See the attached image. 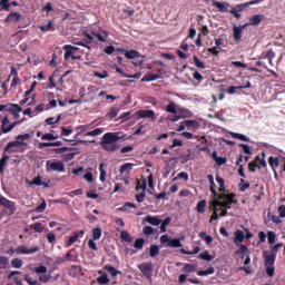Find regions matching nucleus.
Returning <instances> with one entry per match:
<instances>
[{
	"label": "nucleus",
	"instance_id": "obj_1",
	"mask_svg": "<svg viewBox=\"0 0 285 285\" xmlns=\"http://www.w3.org/2000/svg\"><path fill=\"white\" fill-rule=\"evenodd\" d=\"M235 197H237V195H235V193H230L219 194L218 199L214 198V200L210 203V208L213 210L210 222L219 219V206L220 208H230L232 204H237V199H235Z\"/></svg>",
	"mask_w": 285,
	"mask_h": 285
},
{
	"label": "nucleus",
	"instance_id": "obj_2",
	"mask_svg": "<svg viewBox=\"0 0 285 285\" xmlns=\"http://www.w3.org/2000/svg\"><path fill=\"white\" fill-rule=\"evenodd\" d=\"M119 134L117 132H107L102 136L100 146L102 150H106L107 153H116V150H119L121 148V145H119Z\"/></svg>",
	"mask_w": 285,
	"mask_h": 285
},
{
	"label": "nucleus",
	"instance_id": "obj_3",
	"mask_svg": "<svg viewBox=\"0 0 285 285\" xmlns=\"http://www.w3.org/2000/svg\"><path fill=\"white\" fill-rule=\"evenodd\" d=\"M263 257L265 259V267H266V273L268 277H274L275 276V259L277 255L275 254H268V252H263Z\"/></svg>",
	"mask_w": 285,
	"mask_h": 285
},
{
	"label": "nucleus",
	"instance_id": "obj_4",
	"mask_svg": "<svg viewBox=\"0 0 285 285\" xmlns=\"http://www.w3.org/2000/svg\"><path fill=\"white\" fill-rule=\"evenodd\" d=\"M0 112H10L13 119H19V112H23V108L17 104L0 105Z\"/></svg>",
	"mask_w": 285,
	"mask_h": 285
},
{
	"label": "nucleus",
	"instance_id": "obj_5",
	"mask_svg": "<svg viewBox=\"0 0 285 285\" xmlns=\"http://www.w3.org/2000/svg\"><path fill=\"white\" fill-rule=\"evenodd\" d=\"M22 121H13L10 124V118L8 116H4V118L1 121V132L3 135H8V132H12L17 126H19Z\"/></svg>",
	"mask_w": 285,
	"mask_h": 285
},
{
	"label": "nucleus",
	"instance_id": "obj_6",
	"mask_svg": "<svg viewBox=\"0 0 285 285\" xmlns=\"http://www.w3.org/2000/svg\"><path fill=\"white\" fill-rule=\"evenodd\" d=\"M46 171L47 173H66V166L63 165V161H52L47 160L46 163Z\"/></svg>",
	"mask_w": 285,
	"mask_h": 285
},
{
	"label": "nucleus",
	"instance_id": "obj_7",
	"mask_svg": "<svg viewBox=\"0 0 285 285\" xmlns=\"http://www.w3.org/2000/svg\"><path fill=\"white\" fill-rule=\"evenodd\" d=\"M160 244H167L169 248H181V238H170L168 235H163Z\"/></svg>",
	"mask_w": 285,
	"mask_h": 285
},
{
	"label": "nucleus",
	"instance_id": "obj_8",
	"mask_svg": "<svg viewBox=\"0 0 285 285\" xmlns=\"http://www.w3.org/2000/svg\"><path fill=\"white\" fill-rule=\"evenodd\" d=\"M63 50L66 51L65 52L66 60L70 59V57H71L72 61H77V60L81 59V56H75V52H77V50H79V48L72 47V45H66L63 47Z\"/></svg>",
	"mask_w": 285,
	"mask_h": 285
},
{
	"label": "nucleus",
	"instance_id": "obj_9",
	"mask_svg": "<svg viewBox=\"0 0 285 285\" xmlns=\"http://www.w3.org/2000/svg\"><path fill=\"white\" fill-rule=\"evenodd\" d=\"M41 248L39 246H33L28 249V247L21 245L16 248L17 255H35V253H39Z\"/></svg>",
	"mask_w": 285,
	"mask_h": 285
},
{
	"label": "nucleus",
	"instance_id": "obj_10",
	"mask_svg": "<svg viewBox=\"0 0 285 285\" xmlns=\"http://www.w3.org/2000/svg\"><path fill=\"white\" fill-rule=\"evenodd\" d=\"M138 268L147 279L153 277V263H142L138 265Z\"/></svg>",
	"mask_w": 285,
	"mask_h": 285
},
{
	"label": "nucleus",
	"instance_id": "obj_11",
	"mask_svg": "<svg viewBox=\"0 0 285 285\" xmlns=\"http://www.w3.org/2000/svg\"><path fill=\"white\" fill-rule=\"evenodd\" d=\"M248 28V24H242L239 27L234 26L233 27V32H234V41H242V35L244 32V29Z\"/></svg>",
	"mask_w": 285,
	"mask_h": 285
},
{
	"label": "nucleus",
	"instance_id": "obj_12",
	"mask_svg": "<svg viewBox=\"0 0 285 285\" xmlns=\"http://www.w3.org/2000/svg\"><path fill=\"white\" fill-rule=\"evenodd\" d=\"M0 206H4V208H8V210H11V213H14L17 210V208L14 207V202L1 195H0Z\"/></svg>",
	"mask_w": 285,
	"mask_h": 285
},
{
	"label": "nucleus",
	"instance_id": "obj_13",
	"mask_svg": "<svg viewBox=\"0 0 285 285\" xmlns=\"http://www.w3.org/2000/svg\"><path fill=\"white\" fill-rule=\"evenodd\" d=\"M136 115L139 117V119H155V110H146L141 109L136 111Z\"/></svg>",
	"mask_w": 285,
	"mask_h": 285
},
{
	"label": "nucleus",
	"instance_id": "obj_14",
	"mask_svg": "<svg viewBox=\"0 0 285 285\" xmlns=\"http://www.w3.org/2000/svg\"><path fill=\"white\" fill-rule=\"evenodd\" d=\"M20 19H21V13H19V12H11L4 19V23H18V21H20Z\"/></svg>",
	"mask_w": 285,
	"mask_h": 285
},
{
	"label": "nucleus",
	"instance_id": "obj_15",
	"mask_svg": "<svg viewBox=\"0 0 285 285\" xmlns=\"http://www.w3.org/2000/svg\"><path fill=\"white\" fill-rule=\"evenodd\" d=\"M216 181L218 184V191L220 195H226V180L219 176V174L216 175Z\"/></svg>",
	"mask_w": 285,
	"mask_h": 285
},
{
	"label": "nucleus",
	"instance_id": "obj_16",
	"mask_svg": "<svg viewBox=\"0 0 285 285\" xmlns=\"http://www.w3.org/2000/svg\"><path fill=\"white\" fill-rule=\"evenodd\" d=\"M213 6L217 8L218 12H228L230 4L228 2L213 1Z\"/></svg>",
	"mask_w": 285,
	"mask_h": 285
},
{
	"label": "nucleus",
	"instance_id": "obj_17",
	"mask_svg": "<svg viewBox=\"0 0 285 285\" xmlns=\"http://www.w3.org/2000/svg\"><path fill=\"white\" fill-rule=\"evenodd\" d=\"M264 21V14H254L249 18L248 26H259Z\"/></svg>",
	"mask_w": 285,
	"mask_h": 285
},
{
	"label": "nucleus",
	"instance_id": "obj_18",
	"mask_svg": "<svg viewBox=\"0 0 285 285\" xmlns=\"http://www.w3.org/2000/svg\"><path fill=\"white\" fill-rule=\"evenodd\" d=\"M9 159H10V156H8V154L3 153L2 157L0 159V175H3V171L6 170V167L8 166Z\"/></svg>",
	"mask_w": 285,
	"mask_h": 285
},
{
	"label": "nucleus",
	"instance_id": "obj_19",
	"mask_svg": "<svg viewBox=\"0 0 285 285\" xmlns=\"http://www.w3.org/2000/svg\"><path fill=\"white\" fill-rule=\"evenodd\" d=\"M19 146H28V144L23 142V141H18L16 139L14 141H10L7 144L4 151L8 153V150H10V148H19Z\"/></svg>",
	"mask_w": 285,
	"mask_h": 285
},
{
	"label": "nucleus",
	"instance_id": "obj_20",
	"mask_svg": "<svg viewBox=\"0 0 285 285\" xmlns=\"http://www.w3.org/2000/svg\"><path fill=\"white\" fill-rule=\"evenodd\" d=\"M145 222H147V224H150L151 226H160L161 224V219H159V217L157 216H146Z\"/></svg>",
	"mask_w": 285,
	"mask_h": 285
},
{
	"label": "nucleus",
	"instance_id": "obj_21",
	"mask_svg": "<svg viewBox=\"0 0 285 285\" xmlns=\"http://www.w3.org/2000/svg\"><path fill=\"white\" fill-rule=\"evenodd\" d=\"M262 59H268L269 66H273V59H275V51H273V49H269L267 52H263Z\"/></svg>",
	"mask_w": 285,
	"mask_h": 285
},
{
	"label": "nucleus",
	"instance_id": "obj_22",
	"mask_svg": "<svg viewBox=\"0 0 285 285\" xmlns=\"http://www.w3.org/2000/svg\"><path fill=\"white\" fill-rule=\"evenodd\" d=\"M91 35L94 37H96L98 39V41H101L102 43H106V39H108V31L104 30L102 35L97 32V31H92Z\"/></svg>",
	"mask_w": 285,
	"mask_h": 285
},
{
	"label": "nucleus",
	"instance_id": "obj_23",
	"mask_svg": "<svg viewBox=\"0 0 285 285\" xmlns=\"http://www.w3.org/2000/svg\"><path fill=\"white\" fill-rule=\"evenodd\" d=\"M157 79H161V75H159V73H147L141 78V81H157Z\"/></svg>",
	"mask_w": 285,
	"mask_h": 285
},
{
	"label": "nucleus",
	"instance_id": "obj_24",
	"mask_svg": "<svg viewBox=\"0 0 285 285\" xmlns=\"http://www.w3.org/2000/svg\"><path fill=\"white\" fill-rule=\"evenodd\" d=\"M104 271H107V273H110L111 277H117L118 275H121V272L117 271V268H115L111 265H105Z\"/></svg>",
	"mask_w": 285,
	"mask_h": 285
},
{
	"label": "nucleus",
	"instance_id": "obj_25",
	"mask_svg": "<svg viewBox=\"0 0 285 285\" xmlns=\"http://www.w3.org/2000/svg\"><path fill=\"white\" fill-rule=\"evenodd\" d=\"M266 155L263 153L262 157L261 156H256L254 161H256L257 166H259V168H266Z\"/></svg>",
	"mask_w": 285,
	"mask_h": 285
},
{
	"label": "nucleus",
	"instance_id": "obj_26",
	"mask_svg": "<svg viewBox=\"0 0 285 285\" xmlns=\"http://www.w3.org/2000/svg\"><path fill=\"white\" fill-rule=\"evenodd\" d=\"M235 255H243L242 259H244V255L246 257L250 255V252L248 250V247L246 245H240L239 249L235 252Z\"/></svg>",
	"mask_w": 285,
	"mask_h": 285
},
{
	"label": "nucleus",
	"instance_id": "obj_27",
	"mask_svg": "<svg viewBox=\"0 0 285 285\" xmlns=\"http://www.w3.org/2000/svg\"><path fill=\"white\" fill-rule=\"evenodd\" d=\"M215 274V267H208L207 269H205V271H198L197 272V275L199 276V277H206V276H208V275H214Z\"/></svg>",
	"mask_w": 285,
	"mask_h": 285
},
{
	"label": "nucleus",
	"instance_id": "obj_28",
	"mask_svg": "<svg viewBox=\"0 0 285 285\" xmlns=\"http://www.w3.org/2000/svg\"><path fill=\"white\" fill-rule=\"evenodd\" d=\"M198 257L199 259H204L205 262H213V259H215V256L210 255L208 250L200 253Z\"/></svg>",
	"mask_w": 285,
	"mask_h": 285
},
{
	"label": "nucleus",
	"instance_id": "obj_29",
	"mask_svg": "<svg viewBox=\"0 0 285 285\" xmlns=\"http://www.w3.org/2000/svg\"><path fill=\"white\" fill-rule=\"evenodd\" d=\"M206 199H203L200 202L197 203V206H196V210L197 213H199L200 215L206 213Z\"/></svg>",
	"mask_w": 285,
	"mask_h": 285
},
{
	"label": "nucleus",
	"instance_id": "obj_30",
	"mask_svg": "<svg viewBox=\"0 0 285 285\" xmlns=\"http://www.w3.org/2000/svg\"><path fill=\"white\" fill-rule=\"evenodd\" d=\"M119 115V109L112 107L109 112L106 114V119L112 120Z\"/></svg>",
	"mask_w": 285,
	"mask_h": 285
},
{
	"label": "nucleus",
	"instance_id": "obj_31",
	"mask_svg": "<svg viewBox=\"0 0 285 285\" xmlns=\"http://www.w3.org/2000/svg\"><path fill=\"white\" fill-rule=\"evenodd\" d=\"M268 164H269L271 168H273V170H275V168H279V158L271 156L268 158Z\"/></svg>",
	"mask_w": 285,
	"mask_h": 285
},
{
	"label": "nucleus",
	"instance_id": "obj_32",
	"mask_svg": "<svg viewBox=\"0 0 285 285\" xmlns=\"http://www.w3.org/2000/svg\"><path fill=\"white\" fill-rule=\"evenodd\" d=\"M72 253H75V249H70L67 252V254L65 256V262H77L78 257H77V255H73Z\"/></svg>",
	"mask_w": 285,
	"mask_h": 285
},
{
	"label": "nucleus",
	"instance_id": "obj_33",
	"mask_svg": "<svg viewBox=\"0 0 285 285\" xmlns=\"http://www.w3.org/2000/svg\"><path fill=\"white\" fill-rule=\"evenodd\" d=\"M139 55L140 53L137 50L125 51L126 59H137V58H139Z\"/></svg>",
	"mask_w": 285,
	"mask_h": 285
},
{
	"label": "nucleus",
	"instance_id": "obj_34",
	"mask_svg": "<svg viewBox=\"0 0 285 285\" xmlns=\"http://www.w3.org/2000/svg\"><path fill=\"white\" fill-rule=\"evenodd\" d=\"M238 188H239L240 193H246V190H248V188H250V184L246 183V180L244 178H242L240 183L238 184Z\"/></svg>",
	"mask_w": 285,
	"mask_h": 285
},
{
	"label": "nucleus",
	"instance_id": "obj_35",
	"mask_svg": "<svg viewBox=\"0 0 285 285\" xmlns=\"http://www.w3.org/2000/svg\"><path fill=\"white\" fill-rule=\"evenodd\" d=\"M245 239L244 233L242 230H236L235 232V244H242Z\"/></svg>",
	"mask_w": 285,
	"mask_h": 285
},
{
	"label": "nucleus",
	"instance_id": "obj_36",
	"mask_svg": "<svg viewBox=\"0 0 285 285\" xmlns=\"http://www.w3.org/2000/svg\"><path fill=\"white\" fill-rule=\"evenodd\" d=\"M102 132H104L102 128H97L85 134V137H99V135H101Z\"/></svg>",
	"mask_w": 285,
	"mask_h": 285
},
{
	"label": "nucleus",
	"instance_id": "obj_37",
	"mask_svg": "<svg viewBox=\"0 0 285 285\" xmlns=\"http://www.w3.org/2000/svg\"><path fill=\"white\" fill-rule=\"evenodd\" d=\"M120 239H122V242H127L128 244H131L132 242V237L126 230L120 232Z\"/></svg>",
	"mask_w": 285,
	"mask_h": 285
},
{
	"label": "nucleus",
	"instance_id": "obj_38",
	"mask_svg": "<svg viewBox=\"0 0 285 285\" xmlns=\"http://www.w3.org/2000/svg\"><path fill=\"white\" fill-rule=\"evenodd\" d=\"M194 63L196 66V68H199L200 70H206V63H204L202 60H199V57L194 56Z\"/></svg>",
	"mask_w": 285,
	"mask_h": 285
},
{
	"label": "nucleus",
	"instance_id": "obj_39",
	"mask_svg": "<svg viewBox=\"0 0 285 285\" xmlns=\"http://www.w3.org/2000/svg\"><path fill=\"white\" fill-rule=\"evenodd\" d=\"M134 166H135V165H134L132 163H126V164H124V165L120 167V169H119L120 175H124V173H126V171L132 170V167H134Z\"/></svg>",
	"mask_w": 285,
	"mask_h": 285
},
{
	"label": "nucleus",
	"instance_id": "obj_40",
	"mask_svg": "<svg viewBox=\"0 0 285 285\" xmlns=\"http://www.w3.org/2000/svg\"><path fill=\"white\" fill-rule=\"evenodd\" d=\"M230 135L233 139H239L240 141H250V138H248L244 134L232 132Z\"/></svg>",
	"mask_w": 285,
	"mask_h": 285
},
{
	"label": "nucleus",
	"instance_id": "obj_41",
	"mask_svg": "<svg viewBox=\"0 0 285 285\" xmlns=\"http://www.w3.org/2000/svg\"><path fill=\"white\" fill-rule=\"evenodd\" d=\"M52 28H55V23H52V21H49L48 24L39 26V29L41 30V32H50Z\"/></svg>",
	"mask_w": 285,
	"mask_h": 285
},
{
	"label": "nucleus",
	"instance_id": "obj_42",
	"mask_svg": "<svg viewBox=\"0 0 285 285\" xmlns=\"http://www.w3.org/2000/svg\"><path fill=\"white\" fill-rule=\"evenodd\" d=\"M146 199V184L142 185V193L136 195V200L141 204Z\"/></svg>",
	"mask_w": 285,
	"mask_h": 285
},
{
	"label": "nucleus",
	"instance_id": "obj_43",
	"mask_svg": "<svg viewBox=\"0 0 285 285\" xmlns=\"http://www.w3.org/2000/svg\"><path fill=\"white\" fill-rule=\"evenodd\" d=\"M98 284L107 285L110 284V278H108V274H102L97 278Z\"/></svg>",
	"mask_w": 285,
	"mask_h": 285
},
{
	"label": "nucleus",
	"instance_id": "obj_44",
	"mask_svg": "<svg viewBox=\"0 0 285 285\" xmlns=\"http://www.w3.org/2000/svg\"><path fill=\"white\" fill-rule=\"evenodd\" d=\"M185 127L190 130V128H199V122L197 120H185Z\"/></svg>",
	"mask_w": 285,
	"mask_h": 285
},
{
	"label": "nucleus",
	"instance_id": "obj_45",
	"mask_svg": "<svg viewBox=\"0 0 285 285\" xmlns=\"http://www.w3.org/2000/svg\"><path fill=\"white\" fill-rule=\"evenodd\" d=\"M92 239L95 242H98V239H101V228L100 227H96L92 229Z\"/></svg>",
	"mask_w": 285,
	"mask_h": 285
},
{
	"label": "nucleus",
	"instance_id": "obj_46",
	"mask_svg": "<svg viewBox=\"0 0 285 285\" xmlns=\"http://www.w3.org/2000/svg\"><path fill=\"white\" fill-rule=\"evenodd\" d=\"M167 112H170L171 115H177V105H175L174 101L169 102L166 107Z\"/></svg>",
	"mask_w": 285,
	"mask_h": 285
},
{
	"label": "nucleus",
	"instance_id": "obj_47",
	"mask_svg": "<svg viewBox=\"0 0 285 285\" xmlns=\"http://www.w3.org/2000/svg\"><path fill=\"white\" fill-rule=\"evenodd\" d=\"M144 244H146V240L144 238H137L134 243V248H137V250H141L144 248Z\"/></svg>",
	"mask_w": 285,
	"mask_h": 285
},
{
	"label": "nucleus",
	"instance_id": "obj_48",
	"mask_svg": "<svg viewBox=\"0 0 285 285\" xmlns=\"http://www.w3.org/2000/svg\"><path fill=\"white\" fill-rule=\"evenodd\" d=\"M56 139H59V136H55L52 134H45L41 136L42 141H55Z\"/></svg>",
	"mask_w": 285,
	"mask_h": 285
},
{
	"label": "nucleus",
	"instance_id": "obj_49",
	"mask_svg": "<svg viewBox=\"0 0 285 285\" xmlns=\"http://www.w3.org/2000/svg\"><path fill=\"white\" fill-rule=\"evenodd\" d=\"M209 190L215 199H219V194L217 193V185L215 183H209Z\"/></svg>",
	"mask_w": 285,
	"mask_h": 285
},
{
	"label": "nucleus",
	"instance_id": "obj_50",
	"mask_svg": "<svg viewBox=\"0 0 285 285\" xmlns=\"http://www.w3.org/2000/svg\"><path fill=\"white\" fill-rule=\"evenodd\" d=\"M35 273H37V275H46V273H48V267H46V265H40L38 267H36Z\"/></svg>",
	"mask_w": 285,
	"mask_h": 285
},
{
	"label": "nucleus",
	"instance_id": "obj_51",
	"mask_svg": "<svg viewBox=\"0 0 285 285\" xmlns=\"http://www.w3.org/2000/svg\"><path fill=\"white\" fill-rule=\"evenodd\" d=\"M170 222H173V219L170 217H167L164 220H161V223H160V232L161 233H166V226H168V224H170Z\"/></svg>",
	"mask_w": 285,
	"mask_h": 285
},
{
	"label": "nucleus",
	"instance_id": "obj_52",
	"mask_svg": "<svg viewBox=\"0 0 285 285\" xmlns=\"http://www.w3.org/2000/svg\"><path fill=\"white\" fill-rule=\"evenodd\" d=\"M11 266L12 268H21V266H23V261H21V258H13L11 261Z\"/></svg>",
	"mask_w": 285,
	"mask_h": 285
},
{
	"label": "nucleus",
	"instance_id": "obj_53",
	"mask_svg": "<svg viewBox=\"0 0 285 285\" xmlns=\"http://www.w3.org/2000/svg\"><path fill=\"white\" fill-rule=\"evenodd\" d=\"M196 268H197V266L186 263L183 267V271H184V273H193V272H195Z\"/></svg>",
	"mask_w": 285,
	"mask_h": 285
},
{
	"label": "nucleus",
	"instance_id": "obj_54",
	"mask_svg": "<svg viewBox=\"0 0 285 285\" xmlns=\"http://www.w3.org/2000/svg\"><path fill=\"white\" fill-rule=\"evenodd\" d=\"M94 77H97L98 79H108V71L102 70L101 72L95 71Z\"/></svg>",
	"mask_w": 285,
	"mask_h": 285
},
{
	"label": "nucleus",
	"instance_id": "obj_55",
	"mask_svg": "<svg viewBox=\"0 0 285 285\" xmlns=\"http://www.w3.org/2000/svg\"><path fill=\"white\" fill-rule=\"evenodd\" d=\"M150 257H155L156 255H159V246L151 245L149 249Z\"/></svg>",
	"mask_w": 285,
	"mask_h": 285
},
{
	"label": "nucleus",
	"instance_id": "obj_56",
	"mask_svg": "<svg viewBox=\"0 0 285 285\" xmlns=\"http://www.w3.org/2000/svg\"><path fill=\"white\" fill-rule=\"evenodd\" d=\"M142 233L144 235H146L147 237H150V235L155 234V229L151 226H145L142 228Z\"/></svg>",
	"mask_w": 285,
	"mask_h": 285
},
{
	"label": "nucleus",
	"instance_id": "obj_57",
	"mask_svg": "<svg viewBox=\"0 0 285 285\" xmlns=\"http://www.w3.org/2000/svg\"><path fill=\"white\" fill-rule=\"evenodd\" d=\"M79 239V234L73 233L72 236L69 237L67 246H72Z\"/></svg>",
	"mask_w": 285,
	"mask_h": 285
},
{
	"label": "nucleus",
	"instance_id": "obj_58",
	"mask_svg": "<svg viewBox=\"0 0 285 285\" xmlns=\"http://www.w3.org/2000/svg\"><path fill=\"white\" fill-rule=\"evenodd\" d=\"M0 6H2V10L10 12V0H0Z\"/></svg>",
	"mask_w": 285,
	"mask_h": 285
},
{
	"label": "nucleus",
	"instance_id": "obj_59",
	"mask_svg": "<svg viewBox=\"0 0 285 285\" xmlns=\"http://www.w3.org/2000/svg\"><path fill=\"white\" fill-rule=\"evenodd\" d=\"M51 278L52 276L50 274H43L39 276V282H42V284H46L50 282Z\"/></svg>",
	"mask_w": 285,
	"mask_h": 285
},
{
	"label": "nucleus",
	"instance_id": "obj_60",
	"mask_svg": "<svg viewBox=\"0 0 285 285\" xmlns=\"http://www.w3.org/2000/svg\"><path fill=\"white\" fill-rule=\"evenodd\" d=\"M46 110V105L45 104H39L38 106H36L33 112L36 115H39V112H43Z\"/></svg>",
	"mask_w": 285,
	"mask_h": 285
},
{
	"label": "nucleus",
	"instance_id": "obj_61",
	"mask_svg": "<svg viewBox=\"0 0 285 285\" xmlns=\"http://www.w3.org/2000/svg\"><path fill=\"white\" fill-rule=\"evenodd\" d=\"M256 168H259V165H257V161H250L249 164H248V170H249V173H255V170H256Z\"/></svg>",
	"mask_w": 285,
	"mask_h": 285
},
{
	"label": "nucleus",
	"instance_id": "obj_62",
	"mask_svg": "<svg viewBox=\"0 0 285 285\" xmlns=\"http://www.w3.org/2000/svg\"><path fill=\"white\" fill-rule=\"evenodd\" d=\"M275 237H276V235L274 234V232H268L267 233L268 244H271V245L275 244Z\"/></svg>",
	"mask_w": 285,
	"mask_h": 285
},
{
	"label": "nucleus",
	"instance_id": "obj_63",
	"mask_svg": "<svg viewBox=\"0 0 285 285\" xmlns=\"http://www.w3.org/2000/svg\"><path fill=\"white\" fill-rule=\"evenodd\" d=\"M33 230H35L36 233H43V225H42L41 223H36V224L33 225Z\"/></svg>",
	"mask_w": 285,
	"mask_h": 285
},
{
	"label": "nucleus",
	"instance_id": "obj_64",
	"mask_svg": "<svg viewBox=\"0 0 285 285\" xmlns=\"http://www.w3.org/2000/svg\"><path fill=\"white\" fill-rule=\"evenodd\" d=\"M24 279L30 285H39L38 281H33L32 277H30L29 275H26Z\"/></svg>",
	"mask_w": 285,
	"mask_h": 285
}]
</instances>
